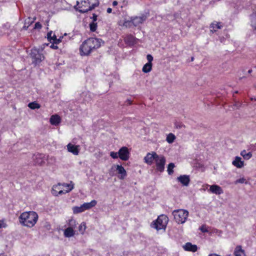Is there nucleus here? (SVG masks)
Segmentation results:
<instances>
[{"label":"nucleus","mask_w":256,"mask_h":256,"mask_svg":"<svg viewBox=\"0 0 256 256\" xmlns=\"http://www.w3.org/2000/svg\"><path fill=\"white\" fill-rule=\"evenodd\" d=\"M104 44L102 40L94 38H90L85 40L80 48V52L82 56H88L94 50L99 48Z\"/></svg>","instance_id":"nucleus-1"},{"label":"nucleus","mask_w":256,"mask_h":256,"mask_svg":"<svg viewBox=\"0 0 256 256\" xmlns=\"http://www.w3.org/2000/svg\"><path fill=\"white\" fill-rule=\"evenodd\" d=\"M38 216L34 211L24 212L18 217L20 223L23 226L32 228L36 224L38 220Z\"/></svg>","instance_id":"nucleus-2"},{"label":"nucleus","mask_w":256,"mask_h":256,"mask_svg":"<svg viewBox=\"0 0 256 256\" xmlns=\"http://www.w3.org/2000/svg\"><path fill=\"white\" fill-rule=\"evenodd\" d=\"M73 188L74 184L72 182L70 184L58 183L53 186L52 194L53 196H58L69 192Z\"/></svg>","instance_id":"nucleus-3"},{"label":"nucleus","mask_w":256,"mask_h":256,"mask_svg":"<svg viewBox=\"0 0 256 256\" xmlns=\"http://www.w3.org/2000/svg\"><path fill=\"white\" fill-rule=\"evenodd\" d=\"M168 222V217L165 214H161L158 216L157 219L153 222L151 226L156 228L157 230H165Z\"/></svg>","instance_id":"nucleus-4"},{"label":"nucleus","mask_w":256,"mask_h":256,"mask_svg":"<svg viewBox=\"0 0 256 256\" xmlns=\"http://www.w3.org/2000/svg\"><path fill=\"white\" fill-rule=\"evenodd\" d=\"M172 215L176 222L178 224H184L188 216V212L184 209L175 210L172 212Z\"/></svg>","instance_id":"nucleus-5"},{"label":"nucleus","mask_w":256,"mask_h":256,"mask_svg":"<svg viewBox=\"0 0 256 256\" xmlns=\"http://www.w3.org/2000/svg\"><path fill=\"white\" fill-rule=\"evenodd\" d=\"M166 159L163 155H158L154 163L155 164V171L158 173H161L164 170Z\"/></svg>","instance_id":"nucleus-6"},{"label":"nucleus","mask_w":256,"mask_h":256,"mask_svg":"<svg viewBox=\"0 0 256 256\" xmlns=\"http://www.w3.org/2000/svg\"><path fill=\"white\" fill-rule=\"evenodd\" d=\"M30 54L32 60V63L35 64H40L44 58L43 54L40 52V50L35 48L31 50Z\"/></svg>","instance_id":"nucleus-7"},{"label":"nucleus","mask_w":256,"mask_h":256,"mask_svg":"<svg viewBox=\"0 0 256 256\" xmlns=\"http://www.w3.org/2000/svg\"><path fill=\"white\" fill-rule=\"evenodd\" d=\"M91 0H87V1H86V0L82 1V2H81L82 4L83 2L84 4H86V3L88 2V4H90V6L87 8H82V6L84 5H82V6L80 7L82 8L79 10V12L81 13H85V12H88V11L92 10L94 9L96 7L98 6L99 5V2L98 0H94L95 2L90 5Z\"/></svg>","instance_id":"nucleus-8"},{"label":"nucleus","mask_w":256,"mask_h":256,"mask_svg":"<svg viewBox=\"0 0 256 256\" xmlns=\"http://www.w3.org/2000/svg\"><path fill=\"white\" fill-rule=\"evenodd\" d=\"M34 164L35 165L42 166L46 160V156L42 154H38L32 156Z\"/></svg>","instance_id":"nucleus-9"},{"label":"nucleus","mask_w":256,"mask_h":256,"mask_svg":"<svg viewBox=\"0 0 256 256\" xmlns=\"http://www.w3.org/2000/svg\"><path fill=\"white\" fill-rule=\"evenodd\" d=\"M158 155L156 152H148L144 158V162L148 165H152L154 162Z\"/></svg>","instance_id":"nucleus-10"},{"label":"nucleus","mask_w":256,"mask_h":256,"mask_svg":"<svg viewBox=\"0 0 256 256\" xmlns=\"http://www.w3.org/2000/svg\"><path fill=\"white\" fill-rule=\"evenodd\" d=\"M130 152L128 148L126 146H123L118 150V156L123 160H126L129 158Z\"/></svg>","instance_id":"nucleus-11"},{"label":"nucleus","mask_w":256,"mask_h":256,"mask_svg":"<svg viewBox=\"0 0 256 256\" xmlns=\"http://www.w3.org/2000/svg\"><path fill=\"white\" fill-rule=\"evenodd\" d=\"M148 18L146 14H142L140 16H135L132 18L133 26H136L143 23Z\"/></svg>","instance_id":"nucleus-12"},{"label":"nucleus","mask_w":256,"mask_h":256,"mask_svg":"<svg viewBox=\"0 0 256 256\" xmlns=\"http://www.w3.org/2000/svg\"><path fill=\"white\" fill-rule=\"evenodd\" d=\"M80 146H76L72 144L71 143H69L67 145V150L68 152H72L74 155H78L80 152Z\"/></svg>","instance_id":"nucleus-13"},{"label":"nucleus","mask_w":256,"mask_h":256,"mask_svg":"<svg viewBox=\"0 0 256 256\" xmlns=\"http://www.w3.org/2000/svg\"><path fill=\"white\" fill-rule=\"evenodd\" d=\"M184 249L186 251L196 252L198 250V246L196 244H192V243L186 242L184 246Z\"/></svg>","instance_id":"nucleus-14"},{"label":"nucleus","mask_w":256,"mask_h":256,"mask_svg":"<svg viewBox=\"0 0 256 256\" xmlns=\"http://www.w3.org/2000/svg\"><path fill=\"white\" fill-rule=\"evenodd\" d=\"M194 166L196 168V169L200 170V171H204V164L202 162L201 160V159H198L196 158L194 160L193 162Z\"/></svg>","instance_id":"nucleus-15"},{"label":"nucleus","mask_w":256,"mask_h":256,"mask_svg":"<svg viewBox=\"0 0 256 256\" xmlns=\"http://www.w3.org/2000/svg\"><path fill=\"white\" fill-rule=\"evenodd\" d=\"M210 191L214 194H218L222 193V190L221 188L216 184L212 185L210 186Z\"/></svg>","instance_id":"nucleus-16"},{"label":"nucleus","mask_w":256,"mask_h":256,"mask_svg":"<svg viewBox=\"0 0 256 256\" xmlns=\"http://www.w3.org/2000/svg\"><path fill=\"white\" fill-rule=\"evenodd\" d=\"M232 164L234 166L238 168H241L244 165V161H242V158L239 156H236Z\"/></svg>","instance_id":"nucleus-17"},{"label":"nucleus","mask_w":256,"mask_h":256,"mask_svg":"<svg viewBox=\"0 0 256 256\" xmlns=\"http://www.w3.org/2000/svg\"><path fill=\"white\" fill-rule=\"evenodd\" d=\"M234 256H246L245 252L242 249L241 246H237L234 251Z\"/></svg>","instance_id":"nucleus-18"},{"label":"nucleus","mask_w":256,"mask_h":256,"mask_svg":"<svg viewBox=\"0 0 256 256\" xmlns=\"http://www.w3.org/2000/svg\"><path fill=\"white\" fill-rule=\"evenodd\" d=\"M97 204V202L94 200H92L90 202H85L82 204L84 211L87 210H89L92 208L94 206Z\"/></svg>","instance_id":"nucleus-19"},{"label":"nucleus","mask_w":256,"mask_h":256,"mask_svg":"<svg viewBox=\"0 0 256 256\" xmlns=\"http://www.w3.org/2000/svg\"><path fill=\"white\" fill-rule=\"evenodd\" d=\"M60 117L56 114L52 115L50 118V122L52 125L57 126L60 122Z\"/></svg>","instance_id":"nucleus-20"},{"label":"nucleus","mask_w":256,"mask_h":256,"mask_svg":"<svg viewBox=\"0 0 256 256\" xmlns=\"http://www.w3.org/2000/svg\"><path fill=\"white\" fill-rule=\"evenodd\" d=\"M75 234V232L72 227H68L64 231V235L66 238L73 236Z\"/></svg>","instance_id":"nucleus-21"},{"label":"nucleus","mask_w":256,"mask_h":256,"mask_svg":"<svg viewBox=\"0 0 256 256\" xmlns=\"http://www.w3.org/2000/svg\"><path fill=\"white\" fill-rule=\"evenodd\" d=\"M222 26L220 22H212L210 26V32H216L218 29L221 28Z\"/></svg>","instance_id":"nucleus-22"},{"label":"nucleus","mask_w":256,"mask_h":256,"mask_svg":"<svg viewBox=\"0 0 256 256\" xmlns=\"http://www.w3.org/2000/svg\"><path fill=\"white\" fill-rule=\"evenodd\" d=\"M190 177H177L178 182H180L184 186H187L190 182Z\"/></svg>","instance_id":"nucleus-23"},{"label":"nucleus","mask_w":256,"mask_h":256,"mask_svg":"<svg viewBox=\"0 0 256 256\" xmlns=\"http://www.w3.org/2000/svg\"><path fill=\"white\" fill-rule=\"evenodd\" d=\"M116 170L118 173L120 174L122 176H124L126 174V171L122 166L117 165L116 166Z\"/></svg>","instance_id":"nucleus-24"},{"label":"nucleus","mask_w":256,"mask_h":256,"mask_svg":"<svg viewBox=\"0 0 256 256\" xmlns=\"http://www.w3.org/2000/svg\"><path fill=\"white\" fill-rule=\"evenodd\" d=\"M152 69V64L150 63L146 64L142 68V72L144 73H148L151 71Z\"/></svg>","instance_id":"nucleus-25"},{"label":"nucleus","mask_w":256,"mask_h":256,"mask_svg":"<svg viewBox=\"0 0 256 256\" xmlns=\"http://www.w3.org/2000/svg\"><path fill=\"white\" fill-rule=\"evenodd\" d=\"M73 213L74 214H78L84 212V208L81 205L80 206H75L72 208Z\"/></svg>","instance_id":"nucleus-26"},{"label":"nucleus","mask_w":256,"mask_h":256,"mask_svg":"<svg viewBox=\"0 0 256 256\" xmlns=\"http://www.w3.org/2000/svg\"><path fill=\"white\" fill-rule=\"evenodd\" d=\"M176 138V137L173 134L170 133L166 136V140L168 143L172 144Z\"/></svg>","instance_id":"nucleus-27"},{"label":"nucleus","mask_w":256,"mask_h":256,"mask_svg":"<svg viewBox=\"0 0 256 256\" xmlns=\"http://www.w3.org/2000/svg\"><path fill=\"white\" fill-rule=\"evenodd\" d=\"M175 166L174 164L172 162H171L168 164V168H167V171L168 172V174L169 175H172L174 173L173 169L174 168Z\"/></svg>","instance_id":"nucleus-28"},{"label":"nucleus","mask_w":256,"mask_h":256,"mask_svg":"<svg viewBox=\"0 0 256 256\" xmlns=\"http://www.w3.org/2000/svg\"><path fill=\"white\" fill-rule=\"evenodd\" d=\"M28 106L32 110H34L36 108H39L40 106L36 102H32L28 104Z\"/></svg>","instance_id":"nucleus-29"},{"label":"nucleus","mask_w":256,"mask_h":256,"mask_svg":"<svg viewBox=\"0 0 256 256\" xmlns=\"http://www.w3.org/2000/svg\"><path fill=\"white\" fill-rule=\"evenodd\" d=\"M251 26L252 28L256 30V15L251 18Z\"/></svg>","instance_id":"nucleus-30"},{"label":"nucleus","mask_w":256,"mask_h":256,"mask_svg":"<svg viewBox=\"0 0 256 256\" xmlns=\"http://www.w3.org/2000/svg\"><path fill=\"white\" fill-rule=\"evenodd\" d=\"M86 229V225L84 222L82 223L79 227H78V230L81 232L82 234H83Z\"/></svg>","instance_id":"nucleus-31"},{"label":"nucleus","mask_w":256,"mask_h":256,"mask_svg":"<svg viewBox=\"0 0 256 256\" xmlns=\"http://www.w3.org/2000/svg\"><path fill=\"white\" fill-rule=\"evenodd\" d=\"M90 30L92 32H95L97 28V23L96 22H92L90 24Z\"/></svg>","instance_id":"nucleus-32"},{"label":"nucleus","mask_w":256,"mask_h":256,"mask_svg":"<svg viewBox=\"0 0 256 256\" xmlns=\"http://www.w3.org/2000/svg\"><path fill=\"white\" fill-rule=\"evenodd\" d=\"M68 224L69 227H72V228H74L76 226V220L72 218L69 220Z\"/></svg>","instance_id":"nucleus-33"},{"label":"nucleus","mask_w":256,"mask_h":256,"mask_svg":"<svg viewBox=\"0 0 256 256\" xmlns=\"http://www.w3.org/2000/svg\"><path fill=\"white\" fill-rule=\"evenodd\" d=\"M62 38V37H60L59 38H57L55 34H54L52 38L54 40L53 42H54L56 44H59L62 41L61 39Z\"/></svg>","instance_id":"nucleus-34"},{"label":"nucleus","mask_w":256,"mask_h":256,"mask_svg":"<svg viewBox=\"0 0 256 256\" xmlns=\"http://www.w3.org/2000/svg\"><path fill=\"white\" fill-rule=\"evenodd\" d=\"M180 16V14H178V13H175L172 16V15H170V14L168 15V18L170 19V18L172 20H174V19H176V18H179Z\"/></svg>","instance_id":"nucleus-35"},{"label":"nucleus","mask_w":256,"mask_h":256,"mask_svg":"<svg viewBox=\"0 0 256 256\" xmlns=\"http://www.w3.org/2000/svg\"><path fill=\"white\" fill-rule=\"evenodd\" d=\"M123 25L124 26H126V27H130V26H132L133 25L132 24V18H131L130 20L124 21V24H123Z\"/></svg>","instance_id":"nucleus-36"},{"label":"nucleus","mask_w":256,"mask_h":256,"mask_svg":"<svg viewBox=\"0 0 256 256\" xmlns=\"http://www.w3.org/2000/svg\"><path fill=\"white\" fill-rule=\"evenodd\" d=\"M200 230L202 232H209L208 228L205 224L202 225L200 228Z\"/></svg>","instance_id":"nucleus-37"},{"label":"nucleus","mask_w":256,"mask_h":256,"mask_svg":"<svg viewBox=\"0 0 256 256\" xmlns=\"http://www.w3.org/2000/svg\"><path fill=\"white\" fill-rule=\"evenodd\" d=\"M174 126L176 128H182L185 127V126L184 124H182V122H176L174 123Z\"/></svg>","instance_id":"nucleus-38"},{"label":"nucleus","mask_w":256,"mask_h":256,"mask_svg":"<svg viewBox=\"0 0 256 256\" xmlns=\"http://www.w3.org/2000/svg\"><path fill=\"white\" fill-rule=\"evenodd\" d=\"M110 156L113 158H119V156H118V152H112L110 153Z\"/></svg>","instance_id":"nucleus-39"},{"label":"nucleus","mask_w":256,"mask_h":256,"mask_svg":"<svg viewBox=\"0 0 256 256\" xmlns=\"http://www.w3.org/2000/svg\"><path fill=\"white\" fill-rule=\"evenodd\" d=\"M252 156V154L251 152H248L246 153L244 156H243L245 160H249L250 159Z\"/></svg>","instance_id":"nucleus-40"},{"label":"nucleus","mask_w":256,"mask_h":256,"mask_svg":"<svg viewBox=\"0 0 256 256\" xmlns=\"http://www.w3.org/2000/svg\"><path fill=\"white\" fill-rule=\"evenodd\" d=\"M146 58H147V60H148V62L147 63H150V64H152V62L153 60L152 56L151 54H148L146 56Z\"/></svg>","instance_id":"nucleus-41"},{"label":"nucleus","mask_w":256,"mask_h":256,"mask_svg":"<svg viewBox=\"0 0 256 256\" xmlns=\"http://www.w3.org/2000/svg\"><path fill=\"white\" fill-rule=\"evenodd\" d=\"M42 27V24L40 22H36L34 26V29H40Z\"/></svg>","instance_id":"nucleus-42"},{"label":"nucleus","mask_w":256,"mask_h":256,"mask_svg":"<svg viewBox=\"0 0 256 256\" xmlns=\"http://www.w3.org/2000/svg\"><path fill=\"white\" fill-rule=\"evenodd\" d=\"M246 180L245 178H244V177L238 179V180H236V183H244V182H246Z\"/></svg>","instance_id":"nucleus-43"},{"label":"nucleus","mask_w":256,"mask_h":256,"mask_svg":"<svg viewBox=\"0 0 256 256\" xmlns=\"http://www.w3.org/2000/svg\"><path fill=\"white\" fill-rule=\"evenodd\" d=\"M98 16L96 14H93L92 17L90 18L92 19V22H96L97 20Z\"/></svg>","instance_id":"nucleus-44"},{"label":"nucleus","mask_w":256,"mask_h":256,"mask_svg":"<svg viewBox=\"0 0 256 256\" xmlns=\"http://www.w3.org/2000/svg\"><path fill=\"white\" fill-rule=\"evenodd\" d=\"M52 31L49 32H48V34H47L48 38L50 40H52Z\"/></svg>","instance_id":"nucleus-45"},{"label":"nucleus","mask_w":256,"mask_h":256,"mask_svg":"<svg viewBox=\"0 0 256 256\" xmlns=\"http://www.w3.org/2000/svg\"><path fill=\"white\" fill-rule=\"evenodd\" d=\"M134 39V38L132 36H128V38H126L127 41L128 42H132Z\"/></svg>","instance_id":"nucleus-46"},{"label":"nucleus","mask_w":256,"mask_h":256,"mask_svg":"<svg viewBox=\"0 0 256 256\" xmlns=\"http://www.w3.org/2000/svg\"><path fill=\"white\" fill-rule=\"evenodd\" d=\"M50 48L53 49H54V50H56L58 48V46H57V44H56L55 43H54V42H53V43L50 46Z\"/></svg>","instance_id":"nucleus-47"},{"label":"nucleus","mask_w":256,"mask_h":256,"mask_svg":"<svg viewBox=\"0 0 256 256\" xmlns=\"http://www.w3.org/2000/svg\"><path fill=\"white\" fill-rule=\"evenodd\" d=\"M3 27L5 28L6 29H8L10 28V24L9 23L5 24L3 25Z\"/></svg>","instance_id":"nucleus-48"},{"label":"nucleus","mask_w":256,"mask_h":256,"mask_svg":"<svg viewBox=\"0 0 256 256\" xmlns=\"http://www.w3.org/2000/svg\"><path fill=\"white\" fill-rule=\"evenodd\" d=\"M246 154V150H243L240 152V155L243 157Z\"/></svg>","instance_id":"nucleus-49"},{"label":"nucleus","mask_w":256,"mask_h":256,"mask_svg":"<svg viewBox=\"0 0 256 256\" xmlns=\"http://www.w3.org/2000/svg\"><path fill=\"white\" fill-rule=\"evenodd\" d=\"M126 104L130 105L132 104V101L130 100H127L126 102Z\"/></svg>","instance_id":"nucleus-50"},{"label":"nucleus","mask_w":256,"mask_h":256,"mask_svg":"<svg viewBox=\"0 0 256 256\" xmlns=\"http://www.w3.org/2000/svg\"><path fill=\"white\" fill-rule=\"evenodd\" d=\"M106 12L110 14L112 12V9L110 8H107Z\"/></svg>","instance_id":"nucleus-51"},{"label":"nucleus","mask_w":256,"mask_h":256,"mask_svg":"<svg viewBox=\"0 0 256 256\" xmlns=\"http://www.w3.org/2000/svg\"><path fill=\"white\" fill-rule=\"evenodd\" d=\"M112 5H113L114 6H117V5H118V2H117L116 1H114V2H112Z\"/></svg>","instance_id":"nucleus-52"},{"label":"nucleus","mask_w":256,"mask_h":256,"mask_svg":"<svg viewBox=\"0 0 256 256\" xmlns=\"http://www.w3.org/2000/svg\"><path fill=\"white\" fill-rule=\"evenodd\" d=\"M240 106H241V104L240 103H238V102L236 104V106L238 108H240Z\"/></svg>","instance_id":"nucleus-53"},{"label":"nucleus","mask_w":256,"mask_h":256,"mask_svg":"<svg viewBox=\"0 0 256 256\" xmlns=\"http://www.w3.org/2000/svg\"><path fill=\"white\" fill-rule=\"evenodd\" d=\"M28 28V26H24L22 28L23 30H26Z\"/></svg>","instance_id":"nucleus-54"},{"label":"nucleus","mask_w":256,"mask_h":256,"mask_svg":"<svg viewBox=\"0 0 256 256\" xmlns=\"http://www.w3.org/2000/svg\"><path fill=\"white\" fill-rule=\"evenodd\" d=\"M252 69H250V70H248V74H250V73H252Z\"/></svg>","instance_id":"nucleus-55"},{"label":"nucleus","mask_w":256,"mask_h":256,"mask_svg":"<svg viewBox=\"0 0 256 256\" xmlns=\"http://www.w3.org/2000/svg\"><path fill=\"white\" fill-rule=\"evenodd\" d=\"M250 100H256V98H250Z\"/></svg>","instance_id":"nucleus-56"},{"label":"nucleus","mask_w":256,"mask_h":256,"mask_svg":"<svg viewBox=\"0 0 256 256\" xmlns=\"http://www.w3.org/2000/svg\"><path fill=\"white\" fill-rule=\"evenodd\" d=\"M119 178H120L121 180H123V179H124V177L122 176V177H119Z\"/></svg>","instance_id":"nucleus-57"},{"label":"nucleus","mask_w":256,"mask_h":256,"mask_svg":"<svg viewBox=\"0 0 256 256\" xmlns=\"http://www.w3.org/2000/svg\"><path fill=\"white\" fill-rule=\"evenodd\" d=\"M180 176H188V175L184 174V175H181Z\"/></svg>","instance_id":"nucleus-58"},{"label":"nucleus","mask_w":256,"mask_h":256,"mask_svg":"<svg viewBox=\"0 0 256 256\" xmlns=\"http://www.w3.org/2000/svg\"><path fill=\"white\" fill-rule=\"evenodd\" d=\"M194 58L193 57L192 58V61L194 60Z\"/></svg>","instance_id":"nucleus-59"},{"label":"nucleus","mask_w":256,"mask_h":256,"mask_svg":"<svg viewBox=\"0 0 256 256\" xmlns=\"http://www.w3.org/2000/svg\"><path fill=\"white\" fill-rule=\"evenodd\" d=\"M76 3H77V5H78L79 4V2L78 1H77Z\"/></svg>","instance_id":"nucleus-60"},{"label":"nucleus","mask_w":256,"mask_h":256,"mask_svg":"<svg viewBox=\"0 0 256 256\" xmlns=\"http://www.w3.org/2000/svg\"><path fill=\"white\" fill-rule=\"evenodd\" d=\"M255 68H256V66Z\"/></svg>","instance_id":"nucleus-61"}]
</instances>
